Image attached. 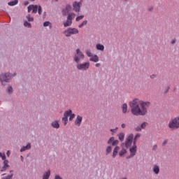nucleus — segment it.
<instances>
[{
	"mask_svg": "<svg viewBox=\"0 0 179 179\" xmlns=\"http://www.w3.org/2000/svg\"><path fill=\"white\" fill-rule=\"evenodd\" d=\"M96 49L99 50V51H104V45L101 44H97Z\"/></svg>",
	"mask_w": 179,
	"mask_h": 179,
	"instance_id": "obj_25",
	"label": "nucleus"
},
{
	"mask_svg": "<svg viewBox=\"0 0 179 179\" xmlns=\"http://www.w3.org/2000/svg\"><path fill=\"white\" fill-rule=\"evenodd\" d=\"M2 176H5V173H4V174H3Z\"/></svg>",
	"mask_w": 179,
	"mask_h": 179,
	"instance_id": "obj_57",
	"label": "nucleus"
},
{
	"mask_svg": "<svg viewBox=\"0 0 179 179\" xmlns=\"http://www.w3.org/2000/svg\"><path fill=\"white\" fill-rule=\"evenodd\" d=\"M168 142H169V140H164L162 143V146H164Z\"/></svg>",
	"mask_w": 179,
	"mask_h": 179,
	"instance_id": "obj_46",
	"label": "nucleus"
},
{
	"mask_svg": "<svg viewBox=\"0 0 179 179\" xmlns=\"http://www.w3.org/2000/svg\"><path fill=\"white\" fill-rule=\"evenodd\" d=\"M90 61H92V62H99V57L97 55L92 56Z\"/></svg>",
	"mask_w": 179,
	"mask_h": 179,
	"instance_id": "obj_17",
	"label": "nucleus"
},
{
	"mask_svg": "<svg viewBox=\"0 0 179 179\" xmlns=\"http://www.w3.org/2000/svg\"><path fill=\"white\" fill-rule=\"evenodd\" d=\"M153 171L155 174H159V173L160 172V169L159 168V166H155L153 167Z\"/></svg>",
	"mask_w": 179,
	"mask_h": 179,
	"instance_id": "obj_23",
	"label": "nucleus"
},
{
	"mask_svg": "<svg viewBox=\"0 0 179 179\" xmlns=\"http://www.w3.org/2000/svg\"><path fill=\"white\" fill-rule=\"evenodd\" d=\"M117 129H118L117 127L116 129H110V132H112L113 134H115V132H117Z\"/></svg>",
	"mask_w": 179,
	"mask_h": 179,
	"instance_id": "obj_44",
	"label": "nucleus"
},
{
	"mask_svg": "<svg viewBox=\"0 0 179 179\" xmlns=\"http://www.w3.org/2000/svg\"><path fill=\"white\" fill-rule=\"evenodd\" d=\"M124 133H120L119 134V139H120V141H124Z\"/></svg>",
	"mask_w": 179,
	"mask_h": 179,
	"instance_id": "obj_30",
	"label": "nucleus"
},
{
	"mask_svg": "<svg viewBox=\"0 0 179 179\" xmlns=\"http://www.w3.org/2000/svg\"><path fill=\"white\" fill-rule=\"evenodd\" d=\"M50 176H51V171H48L44 173L43 179H48L50 178Z\"/></svg>",
	"mask_w": 179,
	"mask_h": 179,
	"instance_id": "obj_22",
	"label": "nucleus"
},
{
	"mask_svg": "<svg viewBox=\"0 0 179 179\" xmlns=\"http://www.w3.org/2000/svg\"><path fill=\"white\" fill-rule=\"evenodd\" d=\"M86 24H87V20L83 21L80 25H78V27H79L80 29H82V27H83V26H86Z\"/></svg>",
	"mask_w": 179,
	"mask_h": 179,
	"instance_id": "obj_28",
	"label": "nucleus"
},
{
	"mask_svg": "<svg viewBox=\"0 0 179 179\" xmlns=\"http://www.w3.org/2000/svg\"><path fill=\"white\" fill-rule=\"evenodd\" d=\"M38 6L37 5H30L28 6V12L30 13V11L32 10V13H37Z\"/></svg>",
	"mask_w": 179,
	"mask_h": 179,
	"instance_id": "obj_11",
	"label": "nucleus"
},
{
	"mask_svg": "<svg viewBox=\"0 0 179 179\" xmlns=\"http://www.w3.org/2000/svg\"><path fill=\"white\" fill-rule=\"evenodd\" d=\"M8 167H9V166H8L3 165V166L2 169H1V171H5L8 170Z\"/></svg>",
	"mask_w": 179,
	"mask_h": 179,
	"instance_id": "obj_39",
	"label": "nucleus"
},
{
	"mask_svg": "<svg viewBox=\"0 0 179 179\" xmlns=\"http://www.w3.org/2000/svg\"><path fill=\"white\" fill-rule=\"evenodd\" d=\"M127 153V150L125 149H122L120 152H119V155L120 157L124 156V155H125Z\"/></svg>",
	"mask_w": 179,
	"mask_h": 179,
	"instance_id": "obj_29",
	"label": "nucleus"
},
{
	"mask_svg": "<svg viewBox=\"0 0 179 179\" xmlns=\"http://www.w3.org/2000/svg\"><path fill=\"white\" fill-rule=\"evenodd\" d=\"M169 127L171 129H177L179 128V121L178 117H175L171 120L169 123Z\"/></svg>",
	"mask_w": 179,
	"mask_h": 179,
	"instance_id": "obj_5",
	"label": "nucleus"
},
{
	"mask_svg": "<svg viewBox=\"0 0 179 179\" xmlns=\"http://www.w3.org/2000/svg\"><path fill=\"white\" fill-rule=\"evenodd\" d=\"M69 121H72V120H73L75 118V114L72 113V110H71V114L69 115Z\"/></svg>",
	"mask_w": 179,
	"mask_h": 179,
	"instance_id": "obj_33",
	"label": "nucleus"
},
{
	"mask_svg": "<svg viewBox=\"0 0 179 179\" xmlns=\"http://www.w3.org/2000/svg\"><path fill=\"white\" fill-rule=\"evenodd\" d=\"M111 150H112L111 146H108L106 148V155H108V153H111Z\"/></svg>",
	"mask_w": 179,
	"mask_h": 179,
	"instance_id": "obj_35",
	"label": "nucleus"
},
{
	"mask_svg": "<svg viewBox=\"0 0 179 179\" xmlns=\"http://www.w3.org/2000/svg\"><path fill=\"white\" fill-rule=\"evenodd\" d=\"M24 26L25 27H29V29H31V24H30L29 22H28L27 21H25L24 22Z\"/></svg>",
	"mask_w": 179,
	"mask_h": 179,
	"instance_id": "obj_27",
	"label": "nucleus"
},
{
	"mask_svg": "<svg viewBox=\"0 0 179 179\" xmlns=\"http://www.w3.org/2000/svg\"><path fill=\"white\" fill-rule=\"evenodd\" d=\"M129 106L133 115H146L148 114V107L150 106V102L134 99L129 103Z\"/></svg>",
	"mask_w": 179,
	"mask_h": 179,
	"instance_id": "obj_1",
	"label": "nucleus"
},
{
	"mask_svg": "<svg viewBox=\"0 0 179 179\" xmlns=\"http://www.w3.org/2000/svg\"><path fill=\"white\" fill-rule=\"evenodd\" d=\"M138 138H141V134H137V135L135 136L134 140V145H136V141H137Z\"/></svg>",
	"mask_w": 179,
	"mask_h": 179,
	"instance_id": "obj_31",
	"label": "nucleus"
},
{
	"mask_svg": "<svg viewBox=\"0 0 179 179\" xmlns=\"http://www.w3.org/2000/svg\"><path fill=\"white\" fill-rule=\"evenodd\" d=\"M122 179H127V178H122Z\"/></svg>",
	"mask_w": 179,
	"mask_h": 179,
	"instance_id": "obj_56",
	"label": "nucleus"
},
{
	"mask_svg": "<svg viewBox=\"0 0 179 179\" xmlns=\"http://www.w3.org/2000/svg\"><path fill=\"white\" fill-rule=\"evenodd\" d=\"M71 110H69L64 112V117H62V121L64 125H66V124H68V117H69V115L71 114Z\"/></svg>",
	"mask_w": 179,
	"mask_h": 179,
	"instance_id": "obj_9",
	"label": "nucleus"
},
{
	"mask_svg": "<svg viewBox=\"0 0 179 179\" xmlns=\"http://www.w3.org/2000/svg\"><path fill=\"white\" fill-rule=\"evenodd\" d=\"M0 157H1L2 160H6V155H5V153L2 154L1 152H0Z\"/></svg>",
	"mask_w": 179,
	"mask_h": 179,
	"instance_id": "obj_34",
	"label": "nucleus"
},
{
	"mask_svg": "<svg viewBox=\"0 0 179 179\" xmlns=\"http://www.w3.org/2000/svg\"><path fill=\"white\" fill-rule=\"evenodd\" d=\"M22 162H23V156H20Z\"/></svg>",
	"mask_w": 179,
	"mask_h": 179,
	"instance_id": "obj_55",
	"label": "nucleus"
},
{
	"mask_svg": "<svg viewBox=\"0 0 179 179\" xmlns=\"http://www.w3.org/2000/svg\"><path fill=\"white\" fill-rule=\"evenodd\" d=\"M150 78L151 79H155V78H156V75H152Z\"/></svg>",
	"mask_w": 179,
	"mask_h": 179,
	"instance_id": "obj_50",
	"label": "nucleus"
},
{
	"mask_svg": "<svg viewBox=\"0 0 179 179\" xmlns=\"http://www.w3.org/2000/svg\"><path fill=\"white\" fill-rule=\"evenodd\" d=\"M148 122L142 123L141 127H137L136 128V131H137V132H139V131H142V129H145V128H146V127H148Z\"/></svg>",
	"mask_w": 179,
	"mask_h": 179,
	"instance_id": "obj_14",
	"label": "nucleus"
},
{
	"mask_svg": "<svg viewBox=\"0 0 179 179\" xmlns=\"http://www.w3.org/2000/svg\"><path fill=\"white\" fill-rule=\"evenodd\" d=\"M125 127H126V125H125V124H122V128H125Z\"/></svg>",
	"mask_w": 179,
	"mask_h": 179,
	"instance_id": "obj_54",
	"label": "nucleus"
},
{
	"mask_svg": "<svg viewBox=\"0 0 179 179\" xmlns=\"http://www.w3.org/2000/svg\"><path fill=\"white\" fill-rule=\"evenodd\" d=\"M8 163H9V162L8 160H6V159H5L4 162H3L4 166H7L9 167Z\"/></svg>",
	"mask_w": 179,
	"mask_h": 179,
	"instance_id": "obj_42",
	"label": "nucleus"
},
{
	"mask_svg": "<svg viewBox=\"0 0 179 179\" xmlns=\"http://www.w3.org/2000/svg\"><path fill=\"white\" fill-rule=\"evenodd\" d=\"M136 149H137L136 144H134L133 147L129 150V152L131 154L127 157V159H131V157H134V156L136 155V150H137Z\"/></svg>",
	"mask_w": 179,
	"mask_h": 179,
	"instance_id": "obj_8",
	"label": "nucleus"
},
{
	"mask_svg": "<svg viewBox=\"0 0 179 179\" xmlns=\"http://www.w3.org/2000/svg\"><path fill=\"white\" fill-rule=\"evenodd\" d=\"M73 8L75 12H80V3L74 2L73 3Z\"/></svg>",
	"mask_w": 179,
	"mask_h": 179,
	"instance_id": "obj_12",
	"label": "nucleus"
},
{
	"mask_svg": "<svg viewBox=\"0 0 179 179\" xmlns=\"http://www.w3.org/2000/svg\"><path fill=\"white\" fill-rule=\"evenodd\" d=\"M76 17V15L73 13H69L68 14V16H67V19L69 20H71L72 22V20H73V19H75V17Z\"/></svg>",
	"mask_w": 179,
	"mask_h": 179,
	"instance_id": "obj_15",
	"label": "nucleus"
},
{
	"mask_svg": "<svg viewBox=\"0 0 179 179\" xmlns=\"http://www.w3.org/2000/svg\"><path fill=\"white\" fill-rule=\"evenodd\" d=\"M96 66V68H99V66H100V63H97V64H96V65H95Z\"/></svg>",
	"mask_w": 179,
	"mask_h": 179,
	"instance_id": "obj_53",
	"label": "nucleus"
},
{
	"mask_svg": "<svg viewBox=\"0 0 179 179\" xmlns=\"http://www.w3.org/2000/svg\"><path fill=\"white\" fill-rule=\"evenodd\" d=\"M85 59V55H83V52L80 51V50L77 49L76 50V54L74 56V61L77 64H79L80 61H83Z\"/></svg>",
	"mask_w": 179,
	"mask_h": 179,
	"instance_id": "obj_2",
	"label": "nucleus"
},
{
	"mask_svg": "<svg viewBox=\"0 0 179 179\" xmlns=\"http://www.w3.org/2000/svg\"><path fill=\"white\" fill-rule=\"evenodd\" d=\"M171 44H176V39H173L171 41Z\"/></svg>",
	"mask_w": 179,
	"mask_h": 179,
	"instance_id": "obj_49",
	"label": "nucleus"
},
{
	"mask_svg": "<svg viewBox=\"0 0 179 179\" xmlns=\"http://www.w3.org/2000/svg\"><path fill=\"white\" fill-rule=\"evenodd\" d=\"M13 174L9 175L7 177L3 178L2 179H12Z\"/></svg>",
	"mask_w": 179,
	"mask_h": 179,
	"instance_id": "obj_40",
	"label": "nucleus"
},
{
	"mask_svg": "<svg viewBox=\"0 0 179 179\" xmlns=\"http://www.w3.org/2000/svg\"><path fill=\"white\" fill-rule=\"evenodd\" d=\"M114 142V137H111L108 141V144L110 145V143H113Z\"/></svg>",
	"mask_w": 179,
	"mask_h": 179,
	"instance_id": "obj_37",
	"label": "nucleus"
},
{
	"mask_svg": "<svg viewBox=\"0 0 179 179\" xmlns=\"http://www.w3.org/2000/svg\"><path fill=\"white\" fill-rule=\"evenodd\" d=\"M52 127L55 128L56 129H58V128H59V122L58 121H55L52 122Z\"/></svg>",
	"mask_w": 179,
	"mask_h": 179,
	"instance_id": "obj_20",
	"label": "nucleus"
},
{
	"mask_svg": "<svg viewBox=\"0 0 179 179\" xmlns=\"http://www.w3.org/2000/svg\"><path fill=\"white\" fill-rule=\"evenodd\" d=\"M118 150H120V147L117 146L114 148V150L113 152V157H115V156L118 155Z\"/></svg>",
	"mask_w": 179,
	"mask_h": 179,
	"instance_id": "obj_21",
	"label": "nucleus"
},
{
	"mask_svg": "<svg viewBox=\"0 0 179 179\" xmlns=\"http://www.w3.org/2000/svg\"><path fill=\"white\" fill-rule=\"evenodd\" d=\"M38 13L39 15H41V6H39L38 7Z\"/></svg>",
	"mask_w": 179,
	"mask_h": 179,
	"instance_id": "obj_43",
	"label": "nucleus"
},
{
	"mask_svg": "<svg viewBox=\"0 0 179 179\" xmlns=\"http://www.w3.org/2000/svg\"><path fill=\"white\" fill-rule=\"evenodd\" d=\"M63 24L64 27H69L70 26H72V21L67 18L66 22H64Z\"/></svg>",
	"mask_w": 179,
	"mask_h": 179,
	"instance_id": "obj_16",
	"label": "nucleus"
},
{
	"mask_svg": "<svg viewBox=\"0 0 179 179\" xmlns=\"http://www.w3.org/2000/svg\"><path fill=\"white\" fill-rule=\"evenodd\" d=\"M79 34V30H78V29L76 28H72V27H70L64 31V36H66V37H71V36L73 34Z\"/></svg>",
	"mask_w": 179,
	"mask_h": 179,
	"instance_id": "obj_3",
	"label": "nucleus"
},
{
	"mask_svg": "<svg viewBox=\"0 0 179 179\" xmlns=\"http://www.w3.org/2000/svg\"><path fill=\"white\" fill-rule=\"evenodd\" d=\"M55 179H62L59 176L56 175Z\"/></svg>",
	"mask_w": 179,
	"mask_h": 179,
	"instance_id": "obj_48",
	"label": "nucleus"
},
{
	"mask_svg": "<svg viewBox=\"0 0 179 179\" xmlns=\"http://www.w3.org/2000/svg\"><path fill=\"white\" fill-rule=\"evenodd\" d=\"M82 120H83V118L81 116L78 115L75 121V125L77 127H80V124H82Z\"/></svg>",
	"mask_w": 179,
	"mask_h": 179,
	"instance_id": "obj_13",
	"label": "nucleus"
},
{
	"mask_svg": "<svg viewBox=\"0 0 179 179\" xmlns=\"http://www.w3.org/2000/svg\"><path fill=\"white\" fill-rule=\"evenodd\" d=\"M31 1H34V0H31Z\"/></svg>",
	"mask_w": 179,
	"mask_h": 179,
	"instance_id": "obj_58",
	"label": "nucleus"
},
{
	"mask_svg": "<svg viewBox=\"0 0 179 179\" xmlns=\"http://www.w3.org/2000/svg\"><path fill=\"white\" fill-rule=\"evenodd\" d=\"M132 141H134V134H130L125 142V146L126 148H129L131 145H132Z\"/></svg>",
	"mask_w": 179,
	"mask_h": 179,
	"instance_id": "obj_10",
	"label": "nucleus"
},
{
	"mask_svg": "<svg viewBox=\"0 0 179 179\" xmlns=\"http://www.w3.org/2000/svg\"><path fill=\"white\" fill-rule=\"evenodd\" d=\"M113 146H116V145H118V141H113V142L112 143Z\"/></svg>",
	"mask_w": 179,
	"mask_h": 179,
	"instance_id": "obj_41",
	"label": "nucleus"
},
{
	"mask_svg": "<svg viewBox=\"0 0 179 179\" xmlns=\"http://www.w3.org/2000/svg\"><path fill=\"white\" fill-rule=\"evenodd\" d=\"M13 76H16V74H10V73H6V74H1L0 76V80L2 83V85H4L3 84V82H6V83H8L9 82V80H10V79H12V77Z\"/></svg>",
	"mask_w": 179,
	"mask_h": 179,
	"instance_id": "obj_4",
	"label": "nucleus"
},
{
	"mask_svg": "<svg viewBox=\"0 0 179 179\" xmlns=\"http://www.w3.org/2000/svg\"><path fill=\"white\" fill-rule=\"evenodd\" d=\"M50 24H51V22H48V21L45 22L43 23L44 27H48V26H50Z\"/></svg>",
	"mask_w": 179,
	"mask_h": 179,
	"instance_id": "obj_36",
	"label": "nucleus"
},
{
	"mask_svg": "<svg viewBox=\"0 0 179 179\" xmlns=\"http://www.w3.org/2000/svg\"><path fill=\"white\" fill-rule=\"evenodd\" d=\"M156 149H157V145H154V147H153V150H156Z\"/></svg>",
	"mask_w": 179,
	"mask_h": 179,
	"instance_id": "obj_51",
	"label": "nucleus"
},
{
	"mask_svg": "<svg viewBox=\"0 0 179 179\" xmlns=\"http://www.w3.org/2000/svg\"><path fill=\"white\" fill-rule=\"evenodd\" d=\"M85 52H86L87 57H93V55L92 54V52L90 50H86Z\"/></svg>",
	"mask_w": 179,
	"mask_h": 179,
	"instance_id": "obj_38",
	"label": "nucleus"
},
{
	"mask_svg": "<svg viewBox=\"0 0 179 179\" xmlns=\"http://www.w3.org/2000/svg\"><path fill=\"white\" fill-rule=\"evenodd\" d=\"M85 17L84 15H80L76 18V22H79L80 20H82Z\"/></svg>",
	"mask_w": 179,
	"mask_h": 179,
	"instance_id": "obj_32",
	"label": "nucleus"
},
{
	"mask_svg": "<svg viewBox=\"0 0 179 179\" xmlns=\"http://www.w3.org/2000/svg\"><path fill=\"white\" fill-rule=\"evenodd\" d=\"M90 66V62H85L83 64H77V69L78 71H87Z\"/></svg>",
	"mask_w": 179,
	"mask_h": 179,
	"instance_id": "obj_6",
	"label": "nucleus"
},
{
	"mask_svg": "<svg viewBox=\"0 0 179 179\" xmlns=\"http://www.w3.org/2000/svg\"><path fill=\"white\" fill-rule=\"evenodd\" d=\"M122 110L124 114H125V113L128 111V106L127 105V103H124L122 105Z\"/></svg>",
	"mask_w": 179,
	"mask_h": 179,
	"instance_id": "obj_18",
	"label": "nucleus"
},
{
	"mask_svg": "<svg viewBox=\"0 0 179 179\" xmlns=\"http://www.w3.org/2000/svg\"><path fill=\"white\" fill-rule=\"evenodd\" d=\"M31 145L30 143L27 144V146H24L21 148L20 152H24L25 150H29V149H31Z\"/></svg>",
	"mask_w": 179,
	"mask_h": 179,
	"instance_id": "obj_19",
	"label": "nucleus"
},
{
	"mask_svg": "<svg viewBox=\"0 0 179 179\" xmlns=\"http://www.w3.org/2000/svg\"><path fill=\"white\" fill-rule=\"evenodd\" d=\"M169 90H170V87H167L166 89L165 90H164V93H167L169 92Z\"/></svg>",
	"mask_w": 179,
	"mask_h": 179,
	"instance_id": "obj_47",
	"label": "nucleus"
},
{
	"mask_svg": "<svg viewBox=\"0 0 179 179\" xmlns=\"http://www.w3.org/2000/svg\"><path fill=\"white\" fill-rule=\"evenodd\" d=\"M6 155L8 157H9V155H10V152L9 150H8Z\"/></svg>",
	"mask_w": 179,
	"mask_h": 179,
	"instance_id": "obj_52",
	"label": "nucleus"
},
{
	"mask_svg": "<svg viewBox=\"0 0 179 179\" xmlns=\"http://www.w3.org/2000/svg\"><path fill=\"white\" fill-rule=\"evenodd\" d=\"M17 0H14L13 1L8 2V5H9V6H15V5H17Z\"/></svg>",
	"mask_w": 179,
	"mask_h": 179,
	"instance_id": "obj_24",
	"label": "nucleus"
},
{
	"mask_svg": "<svg viewBox=\"0 0 179 179\" xmlns=\"http://www.w3.org/2000/svg\"><path fill=\"white\" fill-rule=\"evenodd\" d=\"M13 90V89L12 88V87H9L8 88V93H12V91Z\"/></svg>",
	"mask_w": 179,
	"mask_h": 179,
	"instance_id": "obj_45",
	"label": "nucleus"
},
{
	"mask_svg": "<svg viewBox=\"0 0 179 179\" xmlns=\"http://www.w3.org/2000/svg\"><path fill=\"white\" fill-rule=\"evenodd\" d=\"M28 22H33L34 20V18H33V17H31V15H30V14H28L27 16H26Z\"/></svg>",
	"mask_w": 179,
	"mask_h": 179,
	"instance_id": "obj_26",
	"label": "nucleus"
},
{
	"mask_svg": "<svg viewBox=\"0 0 179 179\" xmlns=\"http://www.w3.org/2000/svg\"><path fill=\"white\" fill-rule=\"evenodd\" d=\"M72 10V6L71 5L67 4L64 8L62 9V13L63 16H67V15H69V12Z\"/></svg>",
	"mask_w": 179,
	"mask_h": 179,
	"instance_id": "obj_7",
	"label": "nucleus"
}]
</instances>
